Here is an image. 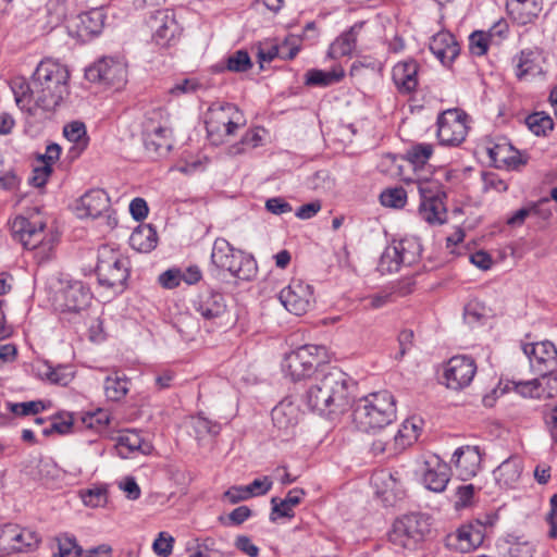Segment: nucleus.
<instances>
[{"instance_id":"f257e3e1","label":"nucleus","mask_w":557,"mask_h":557,"mask_svg":"<svg viewBox=\"0 0 557 557\" xmlns=\"http://www.w3.org/2000/svg\"><path fill=\"white\" fill-rule=\"evenodd\" d=\"M70 73L65 65L45 59L36 67L30 82L16 77L11 82V89L17 107L29 115L37 110H54L69 94Z\"/></svg>"},{"instance_id":"f03ea898","label":"nucleus","mask_w":557,"mask_h":557,"mask_svg":"<svg viewBox=\"0 0 557 557\" xmlns=\"http://www.w3.org/2000/svg\"><path fill=\"white\" fill-rule=\"evenodd\" d=\"M349 381L337 368L320 369L304 383L300 400L308 410L319 414L342 412L348 406Z\"/></svg>"},{"instance_id":"7ed1b4c3","label":"nucleus","mask_w":557,"mask_h":557,"mask_svg":"<svg viewBox=\"0 0 557 557\" xmlns=\"http://www.w3.org/2000/svg\"><path fill=\"white\" fill-rule=\"evenodd\" d=\"M396 420V400L388 391L371 393L359 399L354 409V421L359 430L376 433Z\"/></svg>"},{"instance_id":"20e7f679","label":"nucleus","mask_w":557,"mask_h":557,"mask_svg":"<svg viewBox=\"0 0 557 557\" xmlns=\"http://www.w3.org/2000/svg\"><path fill=\"white\" fill-rule=\"evenodd\" d=\"M211 264L216 271H226L234 278L251 281L258 272L255 258L234 248L225 238H216L211 251Z\"/></svg>"},{"instance_id":"39448f33","label":"nucleus","mask_w":557,"mask_h":557,"mask_svg":"<svg viewBox=\"0 0 557 557\" xmlns=\"http://www.w3.org/2000/svg\"><path fill=\"white\" fill-rule=\"evenodd\" d=\"M326 359L324 346L307 344L285 355L282 362L283 372L294 382L309 380L315 374L317 367Z\"/></svg>"},{"instance_id":"423d86ee","label":"nucleus","mask_w":557,"mask_h":557,"mask_svg":"<svg viewBox=\"0 0 557 557\" xmlns=\"http://www.w3.org/2000/svg\"><path fill=\"white\" fill-rule=\"evenodd\" d=\"M143 139L148 152L166 156L173 147L172 129L168 114L161 108L149 111L143 123Z\"/></svg>"},{"instance_id":"0eeeda50","label":"nucleus","mask_w":557,"mask_h":557,"mask_svg":"<svg viewBox=\"0 0 557 557\" xmlns=\"http://www.w3.org/2000/svg\"><path fill=\"white\" fill-rule=\"evenodd\" d=\"M96 273L101 286L122 290L128 277L127 259L113 247L102 245L98 249Z\"/></svg>"},{"instance_id":"6e6552de","label":"nucleus","mask_w":557,"mask_h":557,"mask_svg":"<svg viewBox=\"0 0 557 557\" xmlns=\"http://www.w3.org/2000/svg\"><path fill=\"white\" fill-rule=\"evenodd\" d=\"M420 195L419 214L430 224H443L446 221L444 199L446 193L436 180H418L414 182Z\"/></svg>"},{"instance_id":"1a4fd4ad","label":"nucleus","mask_w":557,"mask_h":557,"mask_svg":"<svg viewBox=\"0 0 557 557\" xmlns=\"http://www.w3.org/2000/svg\"><path fill=\"white\" fill-rule=\"evenodd\" d=\"M429 532L430 524L423 515L409 513L394 522L389 541L401 548H413Z\"/></svg>"},{"instance_id":"9d476101","label":"nucleus","mask_w":557,"mask_h":557,"mask_svg":"<svg viewBox=\"0 0 557 557\" xmlns=\"http://www.w3.org/2000/svg\"><path fill=\"white\" fill-rule=\"evenodd\" d=\"M418 253L419 245L414 240H394L381 255L377 269L383 274L397 272L403 264H412L417 260Z\"/></svg>"},{"instance_id":"9b49d317","label":"nucleus","mask_w":557,"mask_h":557,"mask_svg":"<svg viewBox=\"0 0 557 557\" xmlns=\"http://www.w3.org/2000/svg\"><path fill=\"white\" fill-rule=\"evenodd\" d=\"M41 541L40 535L28 528L7 523L0 527V549L8 553H26L36 549Z\"/></svg>"},{"instance_id":"f8f14e48","label":"nucleus","mask_w":557,"mask_h":557,"mask_svg":"<svg viewBox=\"0 0 557 557\" xmlns=\"http://www.w3.org/2000/svg\"><path fill=\"white\" fill-rule=\"evenodd\" d=\"M126 64L122 59L104 57L86 69L85 76L89 82L121 86L126 82Z\"/></svg>"},{"instance_id":"ddd939ff","label":"nucleus","mask_w":557,"mask_h":557,"mask_svg":"<svg viewBox=\"0 0 557 557\" xmlns=\"http://www.w3.org/2000/svg\"><path fill=\"white\" fill-rule=\"evenodd\" d=\"M468 132L466 115L458 110H447L437 119V137L442 145H460Z\"/></svg>"},{"instance_id":"4468645a","label":"nucleus","mask_w":557,"mask_h":557,"mask_svg":"<svg viewBox=\"0 0 557 557\" xmlns=\"http://www.w3.org/2000/svg\"><path fill=\"white\" fill-rule=\"evenodd\" d=\"M152 40L161 47L168 46L181 32L175 14L170 9L157 10L147 20Z\"/></svg>"},{"instance_id":"2eb2a0df","label":"nucleus","mask_w":557,"mask_h":557,"mask_svg":"<svg viewBox=\"0 0 557 557\" xmlns=\"http://www.w3.org/2000/svg\"><path fill=\"white\" fill-rule=\"evenodd\" d=\"M312 287L300 280H293L278 294L284 308L295 315L305 314L312 304Z\"/></svg>"},{"instance_id":"dca6fc26","label":"nucleus","mask_w":557,"mask_h":557,"mask_svg":"<svg viewBox=\"0 0 557 557\" xmlns=\"http://www.w3.org/2000/svg\"><path fill=\"white\" fill-rule=\"evenodd\" d=\"M476 372L475 361L468 356L451 357L444 371V379L448 388L459 391L472 382Z\"/></svg>"},{"instance_id":"f3484780","label":"nucleus","mask_w":557,"mask_h":557,"mask_svg":"<svg viewBox=\"0 0 557 557\" xmlns=\"http://www.w3.org/2000/svg\"><path fill=\"white\" fill-rule=\"evenodd\" d=\"M530 366L537 375L549 374L557 369V349L549 341H543L523 346Z\"/></svg>"},{"instance_id":"a211bd4d","label":"nucleus","mask_w":557,"mask_h":557,"mask_svg":"<svg viewBox=\"0 0 557 557\" xmlns=\"http://www.w3.org/2000/svg\"><path fill=\"white\" fill-rule=\"evenodd\" d=\"M46 228V222L38 213L27 218L17 215L11 223L12 235L25 248L38 246L39 238Z\"/></svg>"},{"instance_id":"6ab92c4d","label":"nucleus","mask_w":557,"mask_h":557,"mask_svg":"<svg viewBox=\"0 0 557 557\" xmlns=\"http://www.w3.org/2000/svg\"><path fill=\"white\" fill-rule=\"evenodd\" d=\"M485 525L476 521L461 525L456 533L448 535L447 545L461 553L476 549L484 541Z\"/></svg>"},{"instance_id":"aec40b11","label":"nucleus","mask_w":557,"mask_h":557,"mask_svg":"<svg viewBox=\"0 0 557 557\" xmlns=\"http://www.w3.org/2000/svg\"><path fill=\"white\" fill-rule=\"evenodd\" d=\"M194 309L205 320L221 323L227 314L225 297L219 292L208 290L201 293L194 301Z\"/></svg>"},{"instance_id":"412c9836","label":"nucleus","mask_w":557,"mask_h":557,"mask_svg":"<svg viewBox=\"0 0 557 557\" xmlns=\"http://www.w3.org/2000/svg\"><path fill=\"white\" fill-rule=\"evenodd\" d=\"M482 454L478 446H462L455 450L451 462L455 465L458 475L466 481L473 478L480 470Z\"/></svg>"},{"instance_id":"4be33fe9","label":"nucleus","mask_w":557,"mask_h":557,"mask_svg":"<svg viewBox=\"0 0 557 557\" xmlns=\"http://www.w3.org/2000/svg\"><path fill=\"white\" fill-rule=\"evenodd\" d=\"M272 422L282 436H292L299 422V407L288 399L282 400L272 409Z\"/></svg>"},{"instance_id":"5701e85b","label":"nucleus","mask_w":557,"mask_h":557,"mask_svg":"<svg viewBox=\"0 0 557 557\" xmlns=\"http://www.w3.org/2000/svg\"><path fill=\"white\" fill-rule=\"evenodd\" d=\"M104 21L106 14L100 8L83 12L74 20L75 35L84 41L89 40L102 32Z\"/></svg>"},{"instance_id":"b1692460","label":"nucleus","mask_w":557,"mask_h":557,"mask_svg":"<svg viewBox=\"0 0 557 557\" xmlns=\"http://www.w3.org/2000/svg\"><path fill=\"white\" fill-rule=\"evenodd\" d=\"M425 470L423 473L424 486L435 493L443 492L450 480V468L446 462L433 457L425 461Z\"/></svg>"},{"instance_id":"393cba45","label":"nucleus","mask_w":557,"mask_h":557,"mask_svg":"<svg viewBox=\"0 0 557 557\" xmlns=\"http://www.w3.org/2000/svg\"><path fill=\"white\" fill-rule=\"evenodd\" d=\"M419 64L409 59L394 65L392 78L400 94H411L418 87Z\"/></svg>"},{"instance_id":"a878e982","label":"nucleus","mask_w":557,"mask_h":557,"mask_svg":"<svg viewBox=\"0 0 557 557\" xmlns=\"http://www.w3.org/2000/svg\"><path fill=\"white\" fill-rule=\"evenodd\" d=\"M431 52L444 65H450L460 52L459 44L449 32H440L430 41Z\"/></svg>"},{"instance_id":"bb28decb","label":"nucleus","mask_w":557,"mask_h":557,"mask_svg":"<svg viewBox=\"0 0 557 557\" xmlns=\"http://www.w3.org/2000/svg\"><path fill=\"white\" fill-rule=\"evenodd\" d=\"M60 297L63 300L61 305L63 310L73 312L86 308L91 299L89 289L79 281L64 287L60 293Z\"/></svg>"},{"instance_id":"cd10ccee","label":"nucleus","mask_w":557,"mask_h":557,"mask_svg":"<svg viewBox=\"0 0 557 557\" xmlns=\"http://www.w3.org/2000/svg\"><path fill=\"white\" fill-rule=\"evenodd\" d=\"M110 207V199L103 189H91L79 198V216L98 218Z\"/></svg>"},{"instance_id":"c85d7f7f","label":"nucleus","mask_w":557,"mask_h":557,"mask_svg":"<svg viewBox=\"0 0 557 557\" xmlns=\"http://www.w3.org/2000/svg\"><path fill=\"white\" fill-rule=\"evenodd\" d=\"M151 448V445L145 442L138 432L133 430L121 433L116 438V451L122 458H129L136 453L147 455Z\"/></svg>"},{"instance_id":"c756f323","label":"nucleus","mask_w":557,"mask_h":557,"mask_svg":"<svg viewBox=\"0 0 557 557\" xmlns=\"http://www.w3.org/2000/svg\"><path fill=\"white\" fill-rule=\"evenodd\" d=\"M522 472L520 458L513 456L504 460L494 471L495 482L502 488H512L518 483Z\"/></svg>"},{"instance_id":"7c9ffc66","label":"nucleus","mask_w":557,"mask_h":557,"mask_svg":"<svg viewBox=\"0 0 557 557\" xmlns=\"http://www.w3.org/2000/svg\"><path fill=\"white\" fill-rule=\"evenodd\" d=\"M515 62L516 75L519 79H527L542 73L540 53L536 51L522 50L520 54L515 58Z\"/></svg>"},{"instance_id":"2f4dec72","label":"nucleus","mask_w":557,"mask_h":557,"mask_svg":"<svg viewBox=\"0 0 557 557\" xmlns=\"http://www.w3.org/2000/svg\"><path fill=\"white\" fill-rule=\"evenodd\" d=\"M157 243V232L149 224L138 226L129 237V245L139 252H150L156 248Z\"/></svg>"},{"instance_id":"473e14b6","label":"nucleus","mask_w":557,"mask_h":557,"mask_svg":"<svg viewBox=\"0 0 557 557\" xmlns=\"http://www.w3.org/2000/svg\"><path fill=\"white\" fill-rule=\"evenodd\" d=\"M363 25V21L357 22L350 27L348 32L338 37L331 46V53L334 57L349 55L356 48V37Z\"/></svg>"},{"instance_id":"72a5a7b5","label":"nucleus","mask_w":557,"mask_h":557,"mask_svg":"<svg viewBox=\"0 0 557 557\" xmlns=\"http://www.w3.org/2000/svg\"><path fill=\"white\" fill-rule=\"evenodd\" d=\"M420 425L414 419H407L393 435L394 450L404 449L414 443L420 433Z\"/></svg>"},{"instance_id":"f704fd0d","label":"nucleus","mask_w":557,"mask_h":557,"mask_svg":"<svg viewBox=\"0 0 557 557\" xmlns=\"http://www.w3.org/2000/svg\"><path fill=\"white\" fill-rule=\"evenodd\" d=\"M128 379L115 371L104 380V394L109 400L120 401L128 393Z\"/></svg>"},{"instance_id":"c9c22d12","label":"nucleus","mask_w":557,"mask_h":557,"mask_svg":"<svg viewBox=\"0 0 557 557\" xmlns=\"http://www.w3.org/2000/svg\"><path fill=\"white\" fill-rule=\"evenodd\" d=\"M39 375L50 383L61 386L69 385L74 379V373L70 367L61 364L52 367L49 362H45L42 368L39 369Z\"/></svg>"},{"instance_id":"e433bc0d","label":"nucleus","mask_w":557,"mask_h":557,"mask_svg":"<svg viewBox=\"0 0 557 557\" xmlns=\"http://www.w3.org/2000/svg\"><path fill=\"white\" fill-rule=\"evenodd\" d=\"M344 77L343 70H333L330 72H325L322 70H309L306 73V85L308 86H330L339 82Z\"/></svg>"},{"instance_id":"4c0bfd02","label":"nucleus","mask_w":557,"mask_h":557,"mask_svg":"<svg viewBox=\"0 0 557 557\" xmlns=\"http://www.w3.org/2000/svg\"><path fill=\"white\" fill-rule=\"evenodd\" d=\"M542 11L540 0H528L522 5L517 4L516 10L511 13L513 18L521 25L532 23Z\"/></svg>"},{"instance_id":"58836bf2","label":"nucleus","mask_w":557,"mask_h":557,"mask_svg":"<svg viewBox=\"0 0 557 557\" xmlns=\"http://www.w3.org/2000/svg\"><path fill=\"white\" fill-rule=\"evenodd\" d=\"M525 124L536 136H546L554 128L553 119L544 112H534L528 115Z\"/></svg>"},{"instance_id":"ea45409f","label":"nucleus","mask_w":557,"mask_h":557,"mask_svg":"<svg viewBox=\"0 0 557 557\" xmlns=\"http://www.w3.org/2000/svg\"><path fill=\"white\" fill-rule=\"evenodd\" d=\"M58 552L52 557H83L84 550L77 544L76 539L69 534H62L57 537Z\"/></svg>"},{"instance_id":"a19ab883","label":"nucleus","mask_w":557,"mask_h":557,"mask_svg":"<svg viewBox=\"0 0 557 557\" xmlns=\"http://www.w3.org/2000/svg\"><path fill=\"white\" fill-rule=\"evenodd\" d=\"M47 25L52 29L60 25L66 17V4L63 0H49L45 7Z\"/></svg>"},{"instance_id":"79ce46f5","label":"nucleus","mask_w":557,"mask_h":557,"mask_svg":"<svg viewBox=\"0 0 557 557\" xmlns=\"http://www.w3.org/2000/svg\"><path fill=\"white\" fill-rule=\"evenodd\" d=\"M433 154L431 144H416L406 151V159L414 166H423Z\"/></svg>"},{"instance_id":"37998d69","label":"nucleus","mask_w":557,"mask_h":557,"mask_svg":"<svg viewBox=\"0 0 557 557\" xmlns=\"http://www.w3.org/2000/svg\"><path fill=\"white\" fill-rule=\"evenodd\" d=\"M508 150L510 151L509 156L499 158L504 148L496 147V149L491 150V157L494 161L499 160L504 162L511 170H519L521 166L527 164L528 159L524 154L518 150H513L511 147H509Z\"/></svg>"},{"instance_id":"c03bdc74","label":"nucleus","mask_w":557,"mask_h":557,"mask_svg":"<svg viewBox=\"0 0 557 557\" xmlns=\"http://www.w3.org/2000/svg\"><path fill=\"white\" fill-rule=\"evenodd\" d=\"M81 498L86 506L96 508L104 506L108 502V490L104 485H98L81 492Z\"/></svg>"},{"instance_id":"a18cd8bd","label":"nucleus","mask_w":557,"mask_h":557,"mask_svg":"<svg viewBox=\"0 0 557 557\" xmlns=\"http://www.w3.org/2000/svg\"><path fill=\"white\" fill-rule=\"evenodd\" d=\"M384 207L400 209L406 205L407 193L403 187L388 188L380 195Z\"/></svg>"},{"instance_id":"49530a36","label":"nucleus","mask_w":557,"mask_h":557,"mask_svg":"<svg viewBox=\"0 0 557 557\" xmlns=\"http://www.w3.org/2000/svg\"><path fill=\"white\" fill-rule=\"evenodd\" d=\"M110 422V413L103 409H97L95 411L86 412L83 417V423L101 433Z\"/></svg>"},{"instance_id":"de8ad7c7","label":"nucleus","mask_w":557,"mask_h":557,"mask_svg":"<svg viewBox=\"0 0 557 557\" xmlns=\"http://www.w3.org/2000/svg\"><path fill=\"white\" fill-rule=\"evenodd\" d=\"M63 134L67 140L77 145L86 146L88 141L86 126L83 122L74 121L66 124Z\"/></svg>"},{"instance_id":"09e8293b","label":"nucleus","mask_w":557,"mask_h":557,"mask_svg":"<svg viewBox=\"0 0 557 557\" xmlns=\"http://www.w3.org/2000/svg\"><path fill=\"white\" fill-rule=\"evenodd\" d=\"M251 67L252 62L245 50H237L226 59V69L231 72H247Z\"/></svg>"},{"instance_id":"8fccbe9b","label":"nucleus","mask_w":557,"mask_h":557,"mask_svg":"<svg viewBox=\"0 0 557 557\" xmlns=\"http://www.w3.org/2000/svg\"><path fill=\"white\" fill-rule=\"evenodd\" d=\"M488 34L475 30L469 36V49L472 54L481 57L488 50Z\"/></svg>"},{"instance_id":"3c124183","label":"nucleus","mask_w":557,"mask_h":557,"mask_svg":"<svg viewBox=\"0 0 557 557\" xmlns=\"http://www.w3.org/2000/svg\"><path fill=\"white\" fill-rule=\"evenodd\" d=\"M512 384L515 385L516 392L523 397L539 398L542 395V382L540 377L529 381L512 382Z\"/></svg>"},{"instance_id":"603ef678","label":"nucleus","mask_w":557,"mask_h":557,"mask_svg":"<svg viewBox=\"0 0 557 557\" xmlns=\"http://www.w3.org/2000/svg\"><path fill=\"white\" fill-rule=\"evenodd\" d=\"M272 510L270 513V521L275 522L278 518H293L295 516L293 506L285 505V499L272 497Z\"/></svg>"},{"instance_id":"864d4df0","label":"nucleus","mask_w":557,"mask_h":557,"mask_svg":"<svg viewBox=\"0 0 557 557\" xmlns=\"http://www.w3.org/2000/svg\"><path fill=\"white\" fill-rule=\"evenodd\" d=\"M201 88V84L197 78H184L170 88L173 96L189 95Z\"/></svg>"},{"instance_id":"5fc2aeb1","label":"nucleus","mask_w":557,"mask_h":557,"mask_svg":"<svg viewBox=\"0 0 557 557\" xmlns=\"http://www.w3.org/2000/svg\"><path fill=\"white\" fill-rule=\"evenodd\" d=\"M54 238L50 237L49 239L45 240L42 237L39 238L38 246L35 247H28L27 249L35 250V258L38 260L39 263L47 262L50 260L52 256V251L54 248Z\"/></svg>"},{"instance_id":"6e6d98bb","label":"nucleus","mask_w":557,"mask_h":557,"mask_svg":"<svg viewBox=\"0 0 557 557\" xmlns=\"http://www.w3.org/2000/svg\"><path fill=\"white\" fill-rule=\"evenodd\" d=\"M194 428L199 435L209 434L215 436L221 431V425L219 423L200 414L196 418Z\"/></svg>"},{"instance_id":"4d7b16f0","label":"nucleus","mask_w":557,"mask_h":557,"mask_svg":"<svg viewBox=\"0 0 557 557\" xmlns=\"http://www.w3.org/2000/svg\"><path fill=\"white\" fill-rule=\"evenodd\" d=\"M11 411L18 416L37 414L44 409V404L40 400L16 403L10 405Z\"/></svg>"},{"instance_id":"13d9d810","label":"nucleus","mask_w":557,"mask_h":557,"mask_svg":"<svg viewBox=\"0 0 557 557\" xmlns=\"http://www.w3.org/2000/svg\"><path fill=\"white\" fill-rule=\"evenodd\" d=\"M475 487L473 484L460 485L456 491L457 500L455 507L457 509L468 507L472 504Z\"/></svg>"},{"instance_id":"bf43d9fd","label":"nucleus","mask_w":557,"mask_h":557,"mask_svg":"<svg viewBox=\"0 0 557 557\" xmlns=\"http://www.w3.org/2000/svg\"><path fill=\"white\" fill-rule=\"evenodd\" d=\"M173 542L174 539L171 535H166L164 532H161L153 542V550L158 556L168 557L172 553Z\"/></svg>"},{"instance_id":"052dcab7","label":"nucleus","mask_w":557,"mask_h":557,"mask_svg":"<svg viewBox=\"0 0 557 557\" xmlns=\"http://www.w3.org/2000/svg\"><path fill=\"white\" fill-rule=\"evenodd\" d=\"M482 182L484 191L494 189L498 193H502L507 190V184L503 180H500L496 173L483 172Z\"/></svg>"},{"instance_id":"680f3d73","label":"nucleus","mask_w":557,"mask_h":557,"mask_svg":"<svg viewBox=\"0 0 557 557\" xmlns=\"http://www.w3.org/2000/svg\"><path fill=\"white\" fill-rule=\"evenodd\" d=\"M183 272L178 269H169L160 274L159 283L168 289L175 288L182 282Z\"/></svg>"},{"instance_id":"e2e57ef3","label":"nucleus","mask_w":557,"mask_h":557,"mask_svg":"<svg viewBox=\"0 0 557 557\" xmlns=\"http://www.w3.org/2000/svg\"><path fill=\"white\" fill-rule=\"evenodd\" d=\"M265 209L276 215L289 213L293 211V207L282 197L269 198L265 201Z\"/></svg>"},{"instance_id":"0e129e2a","label":"nucleus","mask_w":557,"mask_h":557,"mask_svg":"<svg viewBox=\"0 0 557 557\" xmlns=\"http://www.w3.org/2000/svg\"><path fill=\"white\" fill-rule=\"evenodd\" d=\"M272 481L268 476L256 479L250 484L246 485L250 497L267 494L272 488Z\"/></svg>"},{"instance_id":"69168bd1","label":"nucleus","mask_w":557,"mask_h":557,"mask_svg":"<svg viewBox=\"0 0 557 557\" xmlns=\"http://www.w3.org/2000/svg\"><path fill=\"white\" fill-rule=\"evenodd\" d=\"M248 498H250V495L246 486H232L223 494V499L231 504H237Z\"/></svg>"},{"instance_id":"338daca9","label":"nucleus","mask_w":557,"mask_h":557,"mask_svg":"<svg viewBox=\"0 0 557 557\" xmlns=\"http://www.w3.org/2000/svg\"><path fill=\"white\" fill-rule=\"evenodd\" d=\"M235 546L238 550L249 557H258L259 555V548L251 542L250 537L246 535L237 536Z\"/></svg>"},{"instance_id":"774afa93","label":"nucleus","mask_w":557,"mask_h":557,"mask_svg":"<svg viewBox=\"0 0 557 557\" xmlns=\"http://www.w3.org/2000/svg\"><path fill=\"white\" fill-rule=\"evenodd\" d=\"M120 488L124 491L126 497L131 500H136L140 497V487L133 476H126L120 483Z\"/></svg>"}]
</instances>
